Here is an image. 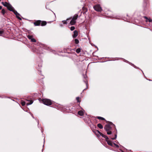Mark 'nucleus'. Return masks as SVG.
I'll return each mask as SVG.
<instances>
[{
    "mask_svg": "<svg viewBox=\"0 0 152 152\" xmlns=\"http://www.w3.org/2000/svg\"><path fill=\"white\" fill-rule=\"evenodd\" d=\"M41 20H35L34 23V26H39L41 25Z\"/></svg>",
    "mask_w": 152,
    "mask_h": 152,
    "instance_id": "obj_6",
    "label": "nucleus"
},
{
    "mask_svg": "<svg viewBox=\"0 0 152 152\" xmlns=\"http://www.w3.org/2000/svg\"><path fill=\"white\" fill-rule=\"evenodd\" d=\"M2 13L4 15L5 13V11L4 9H3L1 10Z\"/></svg>",
    "mask_w": 152,
    "mask_h": 152,
    "instance_id": "obj_27",
    "label": "nucleus"
},
{
    "mask_svg": "<svg viewBox=\"0 0 152 152\" xmlns=\"http://www.w3.org/2000/svg\"><path fill=\"white\" fill-rule=\"evenodd\" d=\"M31 41L32 42H36V40L35 39L33 38H32V39H31Z\"/></svg>",
    "mask_w": 152,
    "mask_h": 152,
    "instance_id": "obj_25",
    "label": "nucleus"
},
{
    "mask_svg": "<svg viewBox=\"0 0 152 152\" xmlns=\"http://www.w3.org/2000/svg\"><path fill=\"white\" fill-rule=\"evenodd\" d=\"M94 10L97 12H101L102 10L99 4H97L93 7Z\"/></svg>",
    "mask_w": 152,
    "mask_h": 152,
    "instance_id": "obj_4",
    "label": "nucleus"
},
{
    "mask_svg": "<svg viewBox=\"0 0 152 152\" xmlns=\"http://www.w3.org/2000/svg\"><path fill=\"white\" fill-rule=\"evenodd\" d=\"M2 4L4 6H6V5H4V3L3 2H2Z\"/></svg>",
    "mask_w": 152,
    "mask_h": 152,
    "instance_id": "obj_32",
    "label": "nucleus"
},
{
    "mask_svg": "<svg viewBox=\"0 0 152 152\" xmlns=\"http://www.w3.org/2000/svg\"><path fill=\"white\" fill-rule=\"evenodd\" d=\"M144 18L146 19L145 21L146 22L148 21L149 22H152V20L150 18H148V17L146 16H144Z\"/></svg>",
    "mask_w": 152,
    "mask_h": 152,
    "instance_id": "obj_10",
    "label": "nucleus"
},
{
    "mask_svg": "<svg viewBox=\"0 0 152 152\" xmlns=\"http://www.w3.org/2000/svg\"><path fill=\"white\" fill-rule=\"evenodd\" d=\"M144 1L145 2H146L147 1V0H144Z\"/></svg>",
    "mask_w": 152,
    "mask_h": 152,
    "instance_id": "obj_35",
    "label": "nucleus"
},
{
    "mask_svg": "<svg viewBox=\"0 0 152 152\" xmlns=\"http://www.w3.org/2000/svg\"><path fill=\"white\" fill-rule=\"evenodd\" d=\"M28 38L29 39H31L33 38V36L32 35H28L27 36Z\"/></svg>",
    "mask_w": 152,
    "mask_h": 152,
    "instance_id": "obj_21",
    "label": "nucleus"
},
{
    "mask_svg": "<svg viewBox=\"0 0 152 152\" xmlns=\"http://www.w3.org/2000/svg\"><path fill=\"white\" fill-rule=\"evenodd\" d=\"M4 31L3 30L0 31V36H1L4 33Z\"/></svg>",
    "mask_w": 152,
    "mask_h": 152,
    "instance_id": "obj_29",
    "label": "nucleus"
},
{
    "mask_svg": "<svg viewBox=\"0 0 152 152\" xmlns=\"http://www.w3.org/2000/svg\"><path fill=\"white\" fill-rule=\"evenodd\" d=\"M88 11L86 7H84L82 8V12L84 14Z\"/></svg>",
    "mask_w": 152,
    "mask_h": 152,
    "instance_id": "obj_11",
    "label": "nucleus"
},
{
    "mask_svg": "<svg viewBox=\"0 0 152 152\" xmlns=\"http://www.w3.org/2000/svg\"><path fill=\"white\" fill-rule=\"evenodd\" d=\"M97 126L100 129H102L103 128L102 125L101 124H99L97 125Z\"/></svg>",
    "mask_w": 152,
    "mask_h": 152,
    "instance_id": "obj_17",
    "label": "nucleus"
},
{
    "mask_svg": "<svg viewBox=\"0 0 152 152\" xmlns=\"http://www.w3.org/2000/svg\"><path fill=\"white\" fill-rule=\"evenodd\" d=\"M85 82L86 85L87 86V84H88V82H87L86 81H85Z\"/></svg>",
    "mask_w": 152,
    "mask_h": 152,
    "instance_id": "obj_33",
    "label": "nucleus"
},
{
    "mask_svg": "<svg viewBox=\"0 0 152 152\" xmlns=\"http://www.w3.org/2000/svg\"><path fill=\"white\" fill-rule=\"evenodd\" d=\"M81 51V49L80 48H78L76 50V52L77 53H79Z\"/></svg>",
    "mask_w": 152,
    "mask_h": 152,
    "instance_id": "obj_20",
    "label": "nucleus"
},
{
    "mask_svg": "<svg viewBox=\"0 0 152 152\" xmlns=\"http://www.w3.org/2000/svg\"><path fill=\"white\" fill-rule=\"evenodd\" d=\"M42 102L45 105L49 106L52 104V101L50 99H42Z\"/></svg>",
    "mask_w": 152,
    "mask_h": 152,
    "instance_id": "obj_2",
    "label": "nucleus"
},
{
    "mask_svg": "<svg viewBox=\"0 0 152 152\" xmlns=\"http://www.w3.org/2000/svg\"><path fill=\"white\" fill-rule=\"evenodd\" d=\"M78 31L77 30H75L74 31V34L72 35L73 38H76L78 35Z\"/></svg>",
    "mask_w": 152,
    "mask_h": 152,
    "instance_id": "obj_8",
    "label": "nucleus"
},
{
    "mask_svg": "<svg viewBox=\"0 0 152 152\" xmlns=\"http://www.w3.org/2000/svg\"><path fill=\"white\" fill-rule=\"evenodd\" d=\"M86 77H87V76H86V75H85V76H84V77L85 78H86Z\"/></svg>",
    "mask_w": 152,
    "mask_h": 152,
    "instance_id": "obj_36",
    "label": "nucleus"
},
{
    "mask_svg": "<svg viewBox=\"0 0 152 152\" xmlns=\"http://www.w3.org/2000/svg\"><path fill=\"white\" fill-rule=\"evenodd\" d=\"M75 27L74 26H72L70 28V30L71 31H73L75 29Z\"/></svg>",
    "mask_w": 152,
    "mask_h": 152,
    "instance_id": "obj_28",
    "label": "nucleus"
},
{
    "mask_svg": "<svg viewBox=\"0 0 152 152\" xmlns=\"http://www.w3.org/2000/svg\"><path fill=\"white\" fill-rule=\"evenodd\" d=\"M69 19H66V20H63L62 21V22L64 24H67V22L66 21L68 20H69Z\"/></svg>",
    "mask_w": 152,
    "mask_h": 152,
    "instance_id": "obj_19",
    "label": "nucleus"
},
{
    "mask_svg": "<svg viewBox=\"0 0 152 152\" xmlns=\"http://www.w3.org/2000/svg\"><path fill=\"white\" fill-rule=\"evenodd\" d=\"M113 145L117 148H118L119 147V146L117 145L115 143H113Z\"/></svg>",
    "mask_w": 152,
    "mask_h": 152,
    "instance_id": "obj_31",
    "label": "nucleus"
},
{
    "mask_svg": "<svg viewBox=\"0 0 152 152\" xmlns=\"http://www.w3.org/2000/svg\"><path fill=\"white\" fill-rule=\"evenodd\" d=\"M47 22L45 21H41V25L42 26H44L46 25L47 24Z\"/></svg>",
    "mask_w": 152,
    "mask_h": 152,
    "instance_id": "obj_12",
    "label": "nucleus"
},
{
    "mask_svg": "<svg viewBox=\"0 0 152 152\" xmlns=\"http://www.w3.org/2000/svg\"><path fill=\"white\" fill-rule=\"evenodd\" d=\"M78 114L80 116H83L84 115V113L82 111L80 110L78 112Z\"/></svg>",
    "mask_w": 152,
    "mask_h": 152,
    "instance_id": "obj_15",
    "label": "nucleus"
},
{
    "mask_svg": "<svg viewBox=\"0 0 152 152\" xmlns=\"http://www.w3.org/2000/svg\"><path fill=\"white\" fill-rule=\"evenodd\" d=\"M7 7L8 10L11 11L14 9L13 7L10 4Z\"/></svg>",
    "mask_w": 152,
    "mask_h": 152,
    "instance_id": "obj_9",
    "label": "nucleus"
},
{
    "mask_svg": "<svg viewBox=\"0 0 152 152\" xmlns=\"http://www.w3.org/2000/svg\"><path fill=\"white\" fill-rule=\"evenodd\" d=\"M93 132L95 133V134H96V135H97V136H98V134H97L98 133L99 134H100V135L101 136H102V134H103L101 132H100L98 130H93Z\"/></svg>",
    "mask_w": 152,
    "mask_h": 152,
    "instance_id": "obj_7",
    "label": "nucleus"
},
{
    "mask_svg": "<svg viewBox=\"0 0 152 152\" xmlns=\"http://www.w3.org/2000/svg\"><path fill=\"white\" fill-rule=\"evenodd\" d=\"M76 99L77 101V102H80V98L79 97H77L76 98Z\"/></svg>",
    "mask_w": 152,
    "mask_h": 152,
    "instance_id": "obj_26",
    "label": "nucleus"
},
{
    "mask_svg": "<svg viewBox=\"0 0 152 152\" xmlns=\"http://www.w3.org/2000/svg\"><path fill=\"white\" fill-rule=\"evenodd\" d=\"M104 129L107 132V134L108 135L114 134L115 137H112L110 136V138L113 140H115L117 137L116 129L115 125L112 122H109L108 124H106L104 127Z\"/></svg>",
    "mask_w": 152,
    "mask_h": 152,
    "instance_id": "obj_1",
    "label": "nucleus"
},
{
    "mask_svg": "<svg viewBox=\"0 0 152 152\" xmlns=\"http://www.w3.org/2000/svg\"><path fill=\"white\" fill-rule=\"evenodd\" d=\"M25 100L28 102L26 103L27 105L31 104L33 102V100L31 99H30V98L29 97H27L26 99H25Z\"/></svg>",
    "mask_w": 152,
    "mask_h": 152,
    "instance_id": "obj_5",
    "label": "nucleus"
},
{
    "mask_svg": "<svg viewBox=\"0 0 152 152\" xmlns=\"http://www.w3.org/2000/svg\"><path fill=\"white\" fill-rule=\"evenodd\" d=\"M21 104L22 106H24L26 104V102H25L21 101Z\"/></svg>",
    "mask_w": 152,
    "mask_h": 152,
    "instance_id": "obj_24",
    "label": "nucleus"
},
{
    "mask_svg": "<svg viewBox=\"0 0 152 152\" xmlns=\"http://www.w3.org/2000/svg\"><path fill=\"white\" fill-rule=\"evenodd\" d=\"M76 23V21L72 19V20L70 21V23L71 25H73L75 24Z\"/></svg>",
    "mask_w": 152,
    "mask_h": 152,
    "instance_id": "obj_13",
    "label": "nucleus"
},
{
    "mask_svg": "<svg viewBox=\"0 0 152 152\" xmlns=\"http://www.w3.org/2000/svg\"><path fill=\"white\" fill-rule=\"evenodd\" d=\"M9 4L7 2H5L4 3V5H6V6H5V7H7L8 6V5Z\"/></svg>",
    "mask_w": 152,
    "mask_h": 152,
    "instance_id": "obj_30",
    "label": "nucleus"
},
{
    "mask_svg": "<svg viewBox=\"0 0 152 152\" xmlns=\"http://www.w3.org/2000/svg\"><path fill=\"white\" fill-rule=\"evenodd\" d=\"M78 17V15L77 14H76L74 16L73 18H72V19L74 20H76L77 19V18Z\"/></svg>",
    "mask_w": 152,
    "mask_h": 152,
    "instance_id": "obj_16",
    "label": "nucleus"
},
{
    "mask_svg": "<svg viewBox=\"0 0 152 152\" xmlns=\"http://www.w3.org/2000/svg\"><path fill=\"white\" fill-rule=\"evenodd\" d=\"M16 17L19 20H22L21 18L19 17V16L20 15V14L18 13V14H17V15H16Z\"/></svg>",
    "mask_w": 152,
    "mask_h": 152,
    "instance_id": "obj_18",
    "label": "nucleus"
},
{
    "mask_svg": "<svg viewBox=\"0 0 152 152\" xmlns=\"http://www.w3.org/2000/svg\"><path fill=\"white\" fill-rule=\"evenodd\" d=\"M2 7L1 6H0V10H1L2 9Z\"/></svg>",
    "mask_w": 152,
    "mask_h": 152,
    "instance_id": "obj_34",
    "label": "nucleus"
},
{
    "mask_svg": "<svg viewBox=\"0 0 152 152\" xmlns=\"http://www.w3.org/2000/svg\"><path fill=\"white\" fill-rule=\"evenodd\" d=\"M12 11L14 13L15 15H17V14H18V12H17V11L16 10H15L14 9H13Z\"/></svg>",
    "mask_w": 152,
    "mask_h": 152,
    "instance_id": "obj_23",
    "label": "nucleus"
},
{
    "mask_svg": "<svg viewBox=\"0 0 152 152\" xmlns=\"http://www.w3.org/2000/svg\"><path fill=\"white\" fill-rule=\"evenodd\" d=\"M75 43L76 44H78L79 43V40L77 39H75Z\"/></svg>",
    "mask_w": 152,
    "mask_h": 152,
    "instance_id": "obj_22",
    "label": "nucleus"
},
{
    "mask_svg": "<svg viewBox=\"0 0 152 152\" xmlns=\"http://www.w3.org/2000/svg\"><path fill=\"white\" fill-rule=\"evenodd\" d=\"M96 118L98 119L99 120H104V121H106V120H105V119L103 117H100V116H96Z\"/></svg>",
    "mask_w": 152,
    "mask_h": 152,
    "instance_id": "obj_14",
    "label": "nucleus"
},
{
    "mask_svg": "<svg viewBox=\"0 0 152 152\" xmlns=\"http://www.w3.org/2000/svg\"><path fill=\"white\" fill-rule=\"evenodd\" d=\"M102 137H104L105 139V140L107 142L108 144L111 146H113V144L112 142L109 140V138L107 137V136L104 134H102Z\"/></svg>",
    "mask_w": 152,
    "mask_h": 152,
    "instance_id": "obj_3",
    "label": "nucleus"
}]
</instances>
